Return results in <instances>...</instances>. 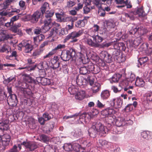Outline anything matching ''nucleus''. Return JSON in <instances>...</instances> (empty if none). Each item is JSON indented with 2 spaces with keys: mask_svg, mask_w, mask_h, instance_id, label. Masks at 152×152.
I'll return each instance as SVG.
<instances>
[{
  "mask_svg": "<svg viewBox=\"0 0 152 152\" xmlns=\"http://www.w3.org/2000/svg\"><path fill=\"white\" fill-rule=\"evenodd\" d=\"M45 39V36L42 34H40L33 38L34 42L36 43L37 41L40 42Z\"/></svg>",
  "mask_w": 152,
  "mask_h": 152,
  "instance_id": "nucleus-48",
  "label": "nucleus"
},
{
  "mask_svg": "<svg viewBox=\"0 0 152 152\" xmlns=\"http://www.w3.org/2000/svg\"><path fill=\"white\" fill-rule=\"evenodd\" d=\"M44 152H55L53 145H46L44 148Z\"/></svg>",
  "mask_w": 152,
  "mask_h": 152,
  "instance_id": "nucleus-49",
  "label": "nucleus"
},
{
  "mask_svg": "<svg viewBox=\"0 0 152 152\" xmlns=\"http://www.w3.org/2000/svg\"><path fill=\"white\" fill-rule=\"evenodd\" d=\"M109 102L110 106L115 109L121 108L123 103L122 100L119 98L112 99Z\"/></svg>",
  "mask_w": 152,
  "mask_h": 152,
  "instance_id": "nucleus-6",
  "label": "nucleus"
},
{
  "mask_svg": "<svg viewBox=\"0 0 152 152\" xmlns=\"http://www.w3.org/2000/svg\"><path fill=\"white\" fill-rule=\"evenodd\" d=\"M85 41L86 43L90 46L96 48L95 42L91 38H86Z\"/></svg>",
  "mask_w": 152,
  "mask_h": 152,
  "instance_id": "nucleus-38",
  "label": "nucleus"
},
{
  "mask_svg": "<svg viewBox=\"0 0 152 152\" xmlns=\"http://www.w3.org/2000/svg\"><path fill=\"white\" fill-rule=\"evenodd\" d=\"M81 148V145L78 143H75L72 145V149L76 152H80Z\"/></svg>",
  "mask_w": 152,
  "mask_h": 152,
  "instance_id": "nucleus-54",
  "label": "nucleus"
},
{
  "mask_svg": "<svg viewBox=\"0 0 152 152\" xmlns=\"http://www.w3.org/2000/svg\"><path fill=\"white\" fill-rule=\"evenodd\" d=\"M77 1L78 3L77 6L75 7V9L77 10H78L82 8L84 1V0H77Z\"/></svg>",
  "mask_w": 152,
  "mask_h": 152,
  "instance_id": "nucleus-55",
  "label": "nucleus"
},
{
  "mask_svg": "<svg viewBox=\"0 0 152 152\" xmlns=\"http://www.w3.org/2000/svg\"><path fill=\"white\" fill-rule=\"evenodd\" d=\"M75 50L73 49L65 50L62 51L61 58L63 61H68L71 58L73 59L75 56Z\"/></svg>",
  "mask_w": 152,
  "mask_h": 152,
  "instance_id": "nucleus-2",
  "label": "nucleus"
},
{
  "mask_svg": "<svg viewBox=\"0 0 152 152\" xmlns=\"http://www.w3.org/2000/svg\"><path fill=\"white\" fill-rule=\"evenodd\" d=\"M19 11L20 10H19L15 9L12 10L10 12L8 13L4 11L0 12V15L2 16H6L7 15H12L14 14V13H18Z\"/></svg>",
  "mask_w": 152,
  "mask_h": 152,
  "instance_id": "nucleus-37",
  "label": "nucleus"
},
{
  "mask_svg": "<svg viewBox=\"0 0 152 152\" xmlns=\"http://www.w3.org/2000/svg\"><path fill=\"white\" fill-rule=\"evenodd\" d=\"M3 46L0 49V52H6L9 53V52H11V48L8 45V43H4Z\"/></svg>",
  "mask_w": 152,
  "mask_h": 152,
  "instance_id": "nucleus-28",
  "label": "nucleus"
},
{
  "mask_svg": "<svg viewBox=\"0 0 152 152\" xmlns=\"http://www.w3.org/2000/svg\"><path fill=\"white\" fill-rule=\"evenodd\" d=\"M95 8L94 6H84L83 8V13L87 14L90 12L91 10L94 9Z\"/></svg>",
  "mask_w": 152,
  "mask_h": 152,
  "instance_id": "nucleus-44",
  "label": "nucleus"
},
{
  "mask_svg": "<svg viewBox=\"0 0 152 152\" xmlns=\"http://www.w3.org/2000/svg\"><path fill=\"white\" fill-rule=\"evenodd\" d=\"M8 124L9 121L7 120L0 122V129L3 131L8 130L9 128Z\"/></svg>",
  "mask_w": 152,
  "mask_h": 152,
  "instance_id": "nucleus-24",
  "label": "nucleus"
},
{
  "mask_svg": "<svg viewBox=\"0 0 152 152\" xmlns=\"http://www.w3.org/2000/svg\"><path fill=\"white\" fill-rule=\"evenodd\" d=\"M134 13L135 15H138L140 17H144L146 15L142 7L138 8L136 10H134Z\"/></svg>",
  "mask_w": 152,
  "mask_h": 152,
  "instance_id": "nucleus-27",
  "label": "nucleus"
},
{
  "mask_svg": "<svg viewBox=\"0 0 152 152\" xmlns=\"http://www.w3.org/2000/svg\"><path fill=\"white\" fill-rule=\"evenodd\" d=\"M112 56L115 60L119 62H123L125 60L122 53L117 49H114L112 53Z\"/></svg>",
  "mask_w": 152,
  "mask_h": 152,
  "instance_id": "nucleus-9",
  "label": "nucleus"
},
{
  "mask_svg": "<svg viewBox=\"0 0 152 152\" xmlns=\"http://www.w3.org/2000/svg\"><path fill=\"white\" fill-rule=\"evenodd\" d=\"M63 147L64 149L67 151H69L72 150V145L70 144H65Z\"/></svg>",
  "mask_w": 152,
  "mask_h": 152,
  "instance_id": "nucleus-56",
  "label": "nucleus"
},
{
  "mask_svg": "<svg viewBox=\"0 0 152 152\" xmlns=\"http://www.w3.org/2000/svg\"><path fill=\"white\" fill-rule=\"evenodd\" d=\"M133 109V105L132 104H129L126 106L125 109V111L127 112L132 111Z\"/></svg>",
  "mask_w": 152,
  "mask_h": 152,
  "instance_id": "nucleus-63",
  "label": "nucleus"
},
{
  "mask_svg": "<svg viewBox=\"0 0 152 152\" xmlns=\"http://www.w3.org/2000/svg\"><path fill=\"white\" fill-rule=\"evenodd\" d=\"M101 88V85L100 83H95L93 85L91 89L93 93H96L98 92Z\"/></svg>",
  "mask_w": 152,
  "mask_h": 152,
  "instance_id": "nucleus-36",
  "label": "nucleus"
},
{
  "mask_svg": "<svg viewBox=\"0 0 152 152\" xmlns=\"http://www.w3.org/2000/svg\"><path fill=\"white\" fill-rule=\"evenodd\" d=\"M8 104L14 107L17 105L18 100L16 95L15 94H10L7 98Z\"/></svg>",
  "mask_w": 152,
  "mask_h": 152,
  "instance_id": "nucleus-12",
  "label": "nucleus"
},
{
  "mask_svg": "<svg viewBox=\"0 0 152 152\" xmlns=\"http://www.w3.org/2000/svg\"><path fill=\"white\" fill-rule=\"evenodd\" d=\"M95 123L99 135L101 136H105L108 133L107 127L100 122H97Z\"/></svg>",
  "mask_w": 152,
  "mask_h": 152,
  "instance_id": "nucleus-5",
  "label": "nucleus"
},
{
  "mask_svg": "<svg viewBox=\"0 0 152 152\" xmlns=\"http://www.w3.org/2000/svg\"><path fill=\"white\" fill-rule=\"evenodd\" d=\"M44 14L45 19L44 21V25L42 26V31L43 32L45 33L52 27L53 23L52 22L51 18L54 15V12L49 10L45 12Z\"/></svg>",
  "mask_w": 152,
  "mask_h": 152,
  "instance_id": "nucleus-1",
  "label": "nucleus"
},
{
  "mask_svg": "<svg viewBox=\"0 0 152 152\" xmlns=\"http://www.w3.org/2000/svg\"><path fill=\"white\" fill-rule=\"evenodd\" d=\"M79 59L83 64H86L89 61V59L86 55V56L81 53H78Z\"/></svg>",
  "mask_w": 152,
  "mask_h": 152,
  "instance_id": "nucleus-26",
  "label": "nucleus"
},
{
  "mask_svg": "<svg viewBox=\"0 0 152 152\" xmlns=\"http://www.w3.org/2000/svg\"><path fill=\"white\" fill-rule=\"evenodd\" d=\"M25 4V2L23 0H21L20 1L19 4L22 10H24L26 8V6Z\"/></svg>",
  "mask_w": 152,
  "mask_h": 152,
  "instance_id": "nucleus-64",
  "label": "nucleus"
},
{
  "mask_svg": "<svg viewBox=\"0 0 152 152\" xmlns=\"http://www.w3.org/2000/svg\"><path fill=\"white\" fill-rule=\"evenodd\" d=\"M50 9L49 4L47 2H45L40 8V11L44 15L45 12L49 11Z\"/></svg>",
  "mask_w": 152,
  "mask_h": 152,
  "instance_id": "nucleus-35",
  "label": "nucleus"
},
{
  "mask_svg": "<svg viewBox=\"0 0 152 152\" xmlns=\"http://www.w3.org/2000/svg\"><path fill=\"white\" fill-rule=\"evenodd\" d=\"M43 49L41 48H39L36 50L32 53V56L36 58L38 57L43 52Z\"/></svg>",
  "mask_w": 152,
  "mask_h": 152,
  "instance_id": "nucleus-40",
  "label": "nucleus"
},
{
  "mask_svg": "<svg viewBox=\"0 0 152 152\" xmlns=\"http://www.w3.org/2000/svg\"><path fill=\"white\" fill-rule=\"evenodd\" d=\"M51 82L50 79L42 77L41 84L45 86L49 85L51 84Z\"/></svg>",
  "mask_w": 152,
  "mask_h": 152,
  "instance_id": "nucleus-53",
  "label": "nucleus"
},
{
  "mask_svg": "<svg viewBox=\"0 0 152 152\" xmlns=\"http://www.w3.org/2000/svg\"><path fill=\"white\" fill-rule=\"evenodd\" d=\"M40 138L41 141L46 143H48L50 140L49 137L44 134L41 135L40 136Z\"/></svg>",
  "mask_w": 152,
  "mask_h": 152,
  "instance_id": "nucleus-42",
  "label": "nucleus"
},
{
  "mask_svg": "<svg viewBox=\"0 0 152 152\" xmlns=\"http://www.w3.org/2000/svg\"><path fill=\"white\" fill-rule=\"evenodd\" d=\"M23 15L22 14H18L17 15L14 16L12 17L11 19V22L13 23L14 24V22L18 20L20 17L22 16Z\"/></svg>",
  "mask_w": 152,
  "mask_h": 152,
  "instance_id": "nucleus-57",
  "label": "nucleus"
},
{
  "mask_svg": "<svg viewBox=\"0 0 152 152\" xmlns=\"http://www.w3.org/2000/svg\"><path fill=\"white\" fill-rule=\"evenodd\" d=\"M79 116V118L80 121H86V120L88 118V117L89 116V115L86 113H83L81 115L80 114Z\"/></svg>",
  "mask_w": 152,
  "mask_h": 152,
  "instance_id": "nucleus-51",
  "label": "nucleus"
},
{
  "mask_svg": "<svg viewBox=\"0 0 152 152\" xmlns=\"http://www.w3.org/2000/svg\"><path fill=\"white\" fill-rule=\"evenodd\" d=\"M65 47V45L64 44H58L56 47L50 52L47 55L44 56L43 57V58H50L57 52L61 51L62 49H64Z\"/></svg>",
  "mask_w": 152,
  "mask_h": 152,
  "instance_id": "nucleus-8",
  "label": "nucleus"
},
{
  "mask_svg": "<svg viewBox=\"0 0 152 152\" xmlns=\"http://www.w3.org/2000/svg\"><path fill=\"white\" fill-rule=\"evenodd\" d=\"M88 81L87 79L84 78L82 76H77L76 82L77 84L80 86L86 85Z\"/></svg>",
  "mask_w": 152,
  "mask_h": 152,
  "instance_id": "nucleus-22",
  "label": "nucleus"
},
{
  "mask_svg": "<svg viewBox=\"0 0 152 152\" xmlns=\"http://www.w3.org/2000/svg\"><path fill=\"white\" fill-rule=\"evenodd\" d=\"M94 66L95 65L91 62L88 63L87 68L89 73L90 72H92L94 68Z\"/></svg>",
  "mask_w": 152,
  "mask_h": 152,
  "instance_id": "nucleus-60",
  "label": "nucleus"
},
{
  "mask_svg": "<svg viewBox=\"0 0 152 152\" xmlns=\"http://www.w3.org/2000/svg\"><path fill=\"white\" fill-rule=\"evenodd\" d=\"M38 68L41 70L44 68L46 69L48 67L47 63L45 62L40 63L38 65Z\"/></svg>",
  "mask_w": 152,
  "mask_h": 152,
  "instance_id": "nucleus-52",
  "label": "nucleus"
},
{
  "mask_svg": "<svg viewBox=\"0 0 152 152\" xmlns=\"http://www.w3.org/2000/svg\"><path fill=\"white\" fill-rule=\"evenodd\" d=\"M89 17H85L82 20H79L75 23V26L77 28H80L85 26L87 22V19Z\"/></svg>",
  "mask_w": 152,
  "mask_h": 152,
  "instance_id": "nucleus-18",
  "label": "nucleus"
},
{
  "mask_svg": "<svg viewBox=\"0 0 152 152\" xmlns=\"http://www.w3.org/2000/svg\"><path fill=\"white\" fill-rule=\"evenodd\" d=\"M114 41L109 42H104L101 44L99 48H107L111 45H113L114 46Z\"/></svg>",
  "mask_w": 152,
  "mask_h": 152,
  "instance_id": "nucleus-39",
  "label": "nucleus"
},
{
  "mask_svg": "<svg viewBox=\"0 0 152 152\" xmlns=\"http://www.w3.org/2000/svg\"><path fill=\"white\" fill-rule=\"evenodd\" d=\"M80 74L85 75L88 74L87 79L91 85H93L94 82V77L89 73L88 69L86 66L81 67L80 68Z\"/></svg>",
  "mask_w": 152,
  "mask_h": 152,
  "instance_id": "nucleus-4",
  "label": "nucleus"
},
{
  "mask_svg": "<svg viewBox=\"0 0 152 152\" xmlns=\"http://www.w3.org/2000/svg\"><path fill=\"white\" fill-rule=\"evenodd\" d=\"M52 26L53 28L50 31L49 37H54L58 33L59 30L61 28V27L59 24L55 22L53 23Z\"/></svg>",
  "mask_w": 152,
  "mask_h": 152,
  "instance_id": "nucleus-7",
  "label": "nucleus"
},
{
  "mask_svg": "<svg viewBox=\"0 0 152 152\" xmlns=\"http://www.w3.org/2000/svg\"><path fill=\"white\" fill-rule=\"evenodd\" d=\"M43 14L40 11H37L32 15L31 18L32 22L34 23H37L38 19L43 16Z\"/></svg>",
  "mask_w": 152,
  "mask_h": 152,
  "instance_id": "nucleus-15",
  "label": "nucleus"
},
{
  "mask_svg": "<svg viewBox=\"0 0 152 152\" xmlns=\"http://www.w3.org/2000/svg\"><path fill=\"white\" fill-rule=\"evenodd\" d=\"M106 25L108 28H112L114 26V22L113 20H110L106 21Z\"/></svg>",
  "mask_w": 152,
  "mask_h": 152,
  "instance_id": "nucleus-59",
  "label": "nucleus"
},
{
  "mask_svg": "<svg viewBox=\"0 0 152 152\" xmlns=\"http://www.w3.org/2000/svg\"><path fill=\"white\" fill-rule=\"evenodd\" d=\"M98 131L96 128L95 123L93 124L91 127L88 130V133L90 137L94 138L97 134Z\"/></svg>",
  "mask_w": 152,
  "mask_h": 152,
  "instance_id": "nucleus-14",
  "label": "nucleus"
},
{
  "mask_svg": "<svg viewBox=\"0 0 152 152\" xmlns=\"http://www.w3.org/2000/svg\"><path fill=\"white\" fill-rule=\"evenodd\" d=\"M129 42L130 45L133 47H135L138 46V43H137V41H136L135 39H130L129 40Z\"/></svg>",
  "mask_w": 152,
  "mask_h": 152,
  "instance_id": "nucleus-61",
  "label": "nucleus"
},
{
  "mask_svg": "<svg viewBox=\"0 0 152 152\" xmlns=\"http://www.w3.org/2000/svg\"><path fill=\"white\" fill-rule=\"evenodd\" d=\"M135 13H134V10L128 13H125V15L127 18H129L131 20H134V15Z\"/></svg>",
  "mask_w": 152,
  "mask_h": 152,
  "instance_id": "nucleus-43",
  "label": "nucleus"
},
{
  "mask_svg": "<svg viewBox=\"0 0 152 152\" xmlns=\"http://www.w3.org/2000/svg\"><path fill=\"white\" fill-rule=\"evenodd\" d=\"M114 121L115 125L118 127L123 126L127 124L126 121L122 117H116Z\"/></svg>",
  "mask_w": 152,
  "mask_h": 152,
  "instance_id": "nucleus-17",
  "label": "nucleus"
},
{
  "mask_svg": "<svg viewBox=\"0 0 152 152\" xmlns=\"http://www.w3.org/2000/svg\"><path fill=\"white\" fill-rule=\"evenodd\" d=\"M94 4L99 9V10L102 8V4H104L105 1H106V3L107 2L108 4V2L110 1V4H108L110 5L112 1L111 0H94Z\"/></svg>",
  "mask_w": 152,
  "mask_h": 152,
  "instance_id": "nucleus-19",
  "label": "nucleus"
},
{
  "mask_svg": "<svg viewBox=\"0 0 152 152\" xmlns=\"http://www.w3.org/2000/svg\"><path fill=\"white\" fill-rule=\"evenodd\" d=\"M25 47L24 52L25 53H29L31 52L33 49V46L28 43L26 42L23 44Z\"/></svg>",
  "mask_w": 152,
  "mask_h": 152,
  "instance_id": "nucleus-32",
  "label": "nucleus"
},
{
  "mask_svg": "<svg viewBox=\"0 0 152 152\" xmlns=\"http://www.w3.org/2000/svg\"><path fill=\"white\" fill-rule=\"evenodd\" d=\"M110 96V91L108 90H104L101 94V98L103 99H106L108 98Z\"/></svg>",
  "mask_w": 152,
  "mask_h": 152,
  "instance_id": "nucleus-34",
  "label": "nucleus"
},
{
  "mask_svg": "<svg viewBox=\"0 0 152 152\" xmlns=\"http://www.w3.org/2000/svg\"><path fill=\"white\" fill-rule=\"evenodd\" d=\"M83 30H80L78 31H74L67 35L65 38V40L67 41L69 39H72L70 42L71 43H75L77 42L78 39L77 38L81 36L83 33Z\"/></svg>",
  "mask_w": 152,
  "mask_h": 152,
  "instance_id": "nucleus-3",
  "label": "nucleus"
},
{
  "mask_svg": "<svg viewBox=\"0 0 152 152\" xmlns=\"http://www.w3.org/2000/svg\"><path fill=\"white\" fill-rule=\"evenodd\" d=\"M122 75L120 74H116L114 75L112 77V80L113 82H117L122 77Z\"/></svg>",
  "mask_w": 152,
  "mask_h": 152,
  "instance_id": "nucleus-45",
  "label": "nucleus"
},
{
  "mask_svg": "<svg viewBox=\"0 0 152 152\" xmlns=\"http://www.w3.org/2000/svg\"><path fill=\"white\" fill-rule=\"evenodd\" d=\"M100 56L102 58L104 59L107 63H109L113 61L112 56L107 51H102L100 53Z\"/></svg>",
  "mask_w": 152,
  "mask_h": 152,
  "instance_id": "nucleus-11",
  "label": "nucleus"
},
{
  "mask_svg": "<svg viewBox=\"0 0 152 152\" xmlns=\"http://www.w3.org/2000/svg\"><path fill=\"white\" fill-rule=\"evenodd\" d=\"M81 144L80 145L81 148H85L90 146L92 144V143L89 141L85 140L81 142Z\"/></svg>",
  "mask_w": 152,
  "mask_h": 152,
  "instance_id": "nucleus-47",
  "label": "nucleus"
},
{
  "mask_svg": "<svg viewBox=\"0 0 152 152\" xmlns=\"http://www.w3.org/2000/svg\"><path fill=\"white\" fill-rule=\"evenodd\" d=\"M86 96L85 91L84 90H81L77 93L75 95V98L77 99L80 100H83Z\"/></svg>",
  "mask_w": 152,
  "mask_h": 152,
  "instance_id": "nucleus-25",
  "label": "nucleus"
},
{
  "mask_svg": "<svg viewBox=\"0 0 152 152\" xmlns=\"http://www.w3.org/2000/svg\"><path fill=\"white\" fill-rule=\"evenodd\" d=\"M68 90L70 94L72 95L76 94L78 91L77 88L74 86L69 87Z\"/></svg>",
  "mask_w": 152,
  "mask_h": 152,
  "instance_id": "nucleus-50",
  "label": "nucleus"
},
{
  "mask_svg": "<svg viewBox=\"0 0 152 152\" xmlns=\"http://www.w3.org/2000/svg\"><path fill=\"white\" fill-rule=\"evenodd\" d=\"M21 145L28 149L30 151H33L38 148L37 143L36 142L24 141L21 143Z\"/></svg>",
  "mask_w": 152,
  "mask_h": 152,
  "instance_id": "nucleus-10",
  "label": "nucleus"
},
{
  "mask_svg": "<svg viewBox=\"0 0 152 152\" xmlns=\"http://www.w3.org/2000/svg\"><path fill=\"white\" fill-rule=\"evenodd\" d=\"M114 48L120 51H125L126 48L125 44L124 43L114 41Z\"/></svg>",
  "mask_w": 152,
  "mask_h": 152,
  "instance_id": "nucleus-16",
  "label": "nucleus"
},
{
  "mask_svg": "<svg viewBox=\"0 0 152 152\" xmlns=\"http://www.w3.org/2000/svg\"><path fill=\"white\" fill-rule=\"evenodd\" d=\"M12 38L11 35L10 34L4 35L1 36V34L0 36V45L3 43H6L7 40L11 39Z\"/></svg>",
  "mask_w": 152,
  "mask_h": 152,
  "instance_id": "nucleus-29",
  "label": "nucleus"
},
{
  "mask_svg": "<svg viewBox=\"0 0 152 152\" xmlns=\"http://www.w3.org/2000/svg\"><path fill=\"white\" fill-rule=\"evenodd\" d=\"M13 0H7L2 4H0V6L3 7V9H7L12 1Z\"/></svg>",
  "mask_w": 152,
  "mask_h": 152,
  "instance_id": "nucleus-46",
  "label": "nucleus"
},
{
  "mask_svg": "<svg viewBox=\"0 0 152 152\" xmlns=\"http://www.w3.org/2000/svg\"><path fill=\"white\" fill-rule=\"evenodd\" d=\"M145 82L142 78L137 77L135 82L136 86L142 87L145 85Z\"/></svg>",
  "mask_w": 152,
  "mask_h": 152,
  "instance_id": "nucleus-30",
  "label": "nucleus"
},
{
  "mask_svg": "<svg viewBox=\"0 0 152 152\" xmlns=\"http://www.w3.org/2000/svg\"><path fill=\"white\" fill-rule=\"evenodd\" d=\"M115 114H113L111 115H109L105 118V120L109 124H111L113 123L116 118L115 116L114 115Z\"/></svg>",
  "mask_w": 152,
  "mask_h": 152,
  "instance_id": "nucleus-31",
  "label": "nucleus"
},
{
  "mask_svg": "<svg viewBox=\"0 0 152 152\" xmlns=\"http://www.w3.org/2000/svg\"><path fill=\"white\" fill-rule=\"evenodd\" d=\"M151 133L148 131H144L141 132V137L144 139H149L151 138Z\"/></svg>",
  "mask_w": 152,
  "mask_h": 152,
  "instance_id": "nucleus-41",
  "label": "nucleus"
},
{
  "mask_svg": "<svg viewBox=\"0 0 152 152\" xmlns=\"http://www.w3.org/2000/svg\"><path fill=\"white\" fill-rule=\"evenodd\" d=\"M116 112L112 109H106L101 111V113L102 115L104 116L105 118L109 115L115 114Z\"/></svg>",
  "mask_w": 152,
  "mask_h": 152,
  "instance_id": "nucleus-21",
  "label": "nucleus"
},
{
  "mask_svg": "<svg viewBox=\"0 0 152 152\" xmlns=\"http://www.w3.org/2000/svg\"><path fill=\"white\" fill-rule=\"evenodd\" d=\"M71 134L74 137L77 138L81 137L83 135L81 129H77L72 132Z\"/></svg>",
  "mask_w": 152,
  "mask_h": 152,
  "instance_id": "nucleus-33",
  "label": "nucleus"
},
{
  "mask_svg": "<svg viewBox=\"0 0 152 152\" xmlns=\"http://www.w3.org/2000/svg\"><path fill=\"white\" fill-rule=\"evenodd\" d=\"M76 4V2L74 0L72 1L71 0H69L68 1L66 2L67 7L68 8L72 7L73 6H74Z\"/></svg>",
  "mask_w": 152,
  "mask_h": 152,
  "instance_id": "nucleus-58",
  "label": "nucleus"
},
{
  "mask_svg": "<svg viewBox=\"0 0 152 152\" xmlns=\"http://www.w3.org/2000/svg\"><path fill=\"white\" fill-rule=\"evenodd\" d=\"M145 45L148 49L146 51V53L147 55H150L152 53V45L151 47H150L149 48H148L149 45L148 44L146 43Z\"/></svg>",
  "mask_w": 152,
  "mask_h": 152,
  "instance_id": "nucleus-62",
  "label": "nucleus"
},
{
  "mask_svg": "<svg viewBox=\"0 0 152 152\" xmlns=\"http://www.w3.org/2000/svg\"><path fill=\"white\" fill-rule=\"evenodd\" d=\"M148 60V58L147 56H144L138 58L137 66L138 67H142L143 64H144Z\"/></svg>",
  "mask_w": 152,
  "mask_h": 152,
  "instance_id": "nucleus-23",
  "label": "nucleus"
},
{
  "mask_svg": "<svg viewBox=\"0 0 152 152\" xmlns=\"http://www.w3.org/2000/svg\"><path fill=\"white\" fill-rule=\"evenodd\" d=\"M58 60V57L57 56H55L51 60L49 64L52 68L55 69L59 67L60 63Z\"/></svg>",
  "mask_w": 152,
  "mask_h": 152,
  "instance_id": "nucleus-13",
  "label": "nucleus"
},
{
  "mask_svg": "<svg viewBox=\"0 0 152 152\" xmlns=\"http://www.w3.org/2000/svg\"><path fill=\"white\" fill-rule=\"evenodd\" d=\"M92 37L96 43V48H99L101 44L100 43L102 42L103 40V38L98 35H94Z\"/></svg>",
  "mask_w": 152,
  "mask_h": 152,
  "instance_id": "nucleus-20",
  "label": "nucleus"
}]
</instances>
